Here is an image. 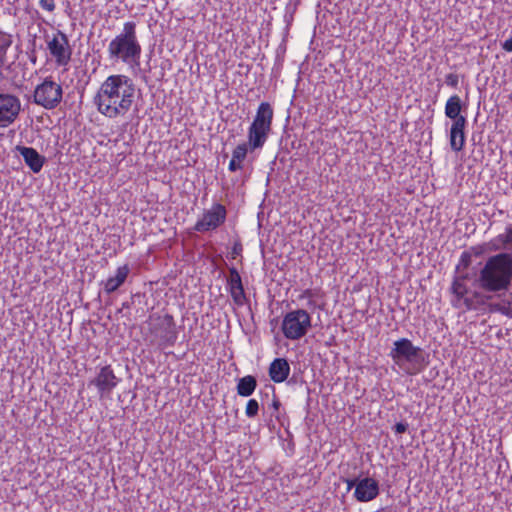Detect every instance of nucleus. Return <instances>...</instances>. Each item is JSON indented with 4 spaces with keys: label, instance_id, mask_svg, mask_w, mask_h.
Returning a JSON list of instances; mask_svg holds the SVG:
<instances>
[{
    "label": "nucleus",
    "instance_id": "1a4fd4ad",
    "mask_svg": "<svg viewBox=\"0 0 512 512\" xmlns=\"http://www.w3.org/2000/svg\"><path fill=\"white\" fill-rule=\"evenodd\" d=\"M450 292L452 294L450 302L454 308L460 309L464 307L466 310H474L478 305L485 304V300L479 292L474 291L472 295L469 296V287L467 284L454 278Z\"/></svg>",
    "mask_w": 512,
    "mask_h": 512
},
{
    "label": "nucleus",
    "instance_id": "7c9ffc66",
    "mask_svg": "<svg viewBox=\"0 0 512 512\" xmlns=\"http://www.w3.org/2000/svg\"><path fill=\"white\" fill-rule=\"evenodd\" d=\"M280 407H281V402H280L279 398L274 394L271 408L273 409L272 416H275L277 419L279 418Z\"/></svg>",
    "mask_w": 512,
    "mask_h": 512
},
{
    "label": "nucleus",
    "instance_id": "6e6552de",
    "mask_svg": "<svg viewBox=\"0 0 512 512\" xmlns=\"http://www.w3.org/2000/svg\"><path fill=\"white\" fill-rule=\"evenodd\" d=\"M311 320L310 314L304 309H296L286 313L281 325L283 335L289 340L301 339L311 328Z\"/></svg>",
    "mask_w": 512,
    "mask_h": 512
},
{
    "label": "nucleus",
    "instance_id": "412c9836",
    "mask_svg": "<svg viewBox=\"0 0 512 512\" xmlns=\"http://www.w3.org/2000/svg\"><path fill=\"white\" fill-rule=\"evenodd\" d=\"M128 276V266L124 265L118 268L116 275L114 277H109L105 282V290L107 292L115 291L127 278Z\"/></svg>",
    "mask_w": 512,
    "mask_h": 512
},
{
    "label": "nucleus",
    "instance_id": "f3484780",
    "mask_svg": "<svg viewBox=\"0 0 512 512\" xmlns=\"http://www.w3.org/2000/svg\"><path fill=\"white\" fill-rule=\"evenodd\" d=\"M268 374L275 383H282L288 379L290 364L286 358H275L269 365Z\"/></svg>",
    "mask_w": 512,
    "mask_h": 512
},
{
    "label": "nucleus",
    "instance_id": "20e7f679",
    "mask_svg": "<svg viewBox=\"0 0 512 512\" xmlns=\"http://www.w3.org/2000/svg\"><path fill=\"white\" fill-rule=\"evenodd\" d=\"M141 330L148 333L147 339L151 344L173 346L177 340L176 325L172 315L152 314L142 324Z\"/></svg>",
    "mask_w": 512,
    "mask_h": 512
},
{
    "label": "nucleus",
    "instance_id": "f257e3e1",
    "mask_svg": "<svg viewBox=\"0 0 512 512\" xmlns=\"http://www.w3.org/2000/svg\"><path fill=\"white\" fill-rule=\"evenodd\" d=\"M273 116L274 111L270 103H260L248 129V142L237 145L233 150L232 159L228 167L231 172L242 169V161L246 158L248 148L253 151L264 146L272 130Z\"/></svg>",
    "mask_w": 512,
    "mask_h": 512
},
{
    "label": "nucleus",
    "instance_id": "c756f323",
    "mask_svg": "<svg viewBox=\"0 0 512 512\" xmlns=\"http://www.w3.org/2000/svg\"><path fill=\"white\" fill-rule=\"evenodd\" d=\"M40 7L48 12H53L56 8L55 0H39Z\"/></svg>",
    "mask_w": 512,
    "mask_h": 512
},
{
    "label": "nucleus",
    "instance_id": "9d476101",
    "mask_svg": "<svg viewBox=\"0 0 512 512\" xmlns=\"http://www.w3.org/2000/svg\"><path fill=\"white\" fill-rule=\"evenodd\" d=\"M226 218V207L221 203H214L210 209L203 212L202 217L198 219L193 229L200 233L216 230L225 223Z\"/></svg>",
    "mask_w": 512,
    "mask_h": 512
},
{
    "label": "nucleus",
    "instance_id": "b1692460",
    "mask_svg": "<svg viewBox=\"0 0 512 512\" xmlns=\"http://www.w3.org/2000/svg\"><path fill=\"white\" fill-rule=\"evenodd\" d=\"M488 245H489L490 251H499V250L505 249L510 244L508 243V240L505 237L504 233H502V234H499L498 236H496L495 238H493L488 243Z\"/></svg>",
    "mask_w": 512,
    "mask_h": 512
},
{
    "label": "nucleus",
    "instance_id": "393cba45",
    "mask_svg": "<svg viewBox=\"0 0 512 512\" xmlns=\"http://www.w3.org/2000/svg\"><path fill=\"white\" fill-rule=\"evenodd\" d=\"M472 264V256L468 253L467 250L463 251L460 255L459 261L455 268V273H460L462 271L468 270L470 265Z\"/></svg>",
    "mask_w": 512,
    "mask_h": 512
},
{
    "label": "nucleus",
    "instance_id": "f704fd0d",
    "mask_svg": "<svg viewBox=\"0 0 512 512\" xmlns=\"http://www.w3.org/2000/svg\"><path fill=\"white\" fill-rule=\"evenodd\" d=\"M242 252V245L241 243H235L231 250V257L235 259L238 255H240Z\"/></svg>",
    "mask_w": 512,
    "mask_h": 512
},
{
    "label": "nucleus",
    "instance_id": "ddd939ff",
    "mask_svg": "<svg viewBox=\"0 0 512 512\" xmlns=\"http://www.w3.org/2000/svg\"><path fill=\"white\" fill-rule=\"evenodd\" d=\"M380 493L379 482L372 477H365L359 480L354 490V498L358 502H370L378 497Z\"/></svg>",
    "mask_w": 512,
    "mask_h": 512
},
{
    "label": "nucleus",
    "instance_id": "0eeeda50",
    "mask_svg": "<svg viewBox=\"0 0 512 512\" xmlns=\"http://www.w3.org/2000/svg\"><path fill=\"white\" fill-rule=\"evenodd\" d=\"M62 86L47 76L41 83L36 85L33 93V102L46 110L55 109L62 101Z\"/></svg>",
    "mask_w": 512,
    "mask_h": 512
},
{
    "label": "nucleus",
    "instance_id": "4be33fe9",
    "mask_svg": "<svg viewBox=\"0 0 512 512\" xmlns=\"http://www.w3.org/2000/svg\"><path fill=\"white\" fill-rule=\"evenodd\" d=\"M13 43L12 36L6 32L0 31V68L7 61V52Z\"/></svg>",
    "mask_w": 512,
    "mask_h": 512
},
{
    "label": "nucleus",
    "instance_id": "58836bf2",
    "mask_svg": "<svg viewBox=\"0 0 512 512\" xmlns=\"http://www.w3.org/2000/svg\"><path fill=\"white\" fill-rule=\"evenodd\" d=\"M504 311H502V315L508 317V318H512V309H506L504 308L503 309Z\"/></svg>",
    "mask_w": 512,
    "mask_h": 512
},
{
    "label": "nucleus",
    "instance_id": "a211bd4d",
    "mask_svg": "<svg viewBox=\"0 0 512 512\" xmlns=\"http://www.w3.org/2000/svg\"><path fill=\"white\" fill-rule=\"evenodd\" d=\"M466 108V104L462 103L461 98L454 94L448 98L445 104V116L451 119L452 122H461V120H467L466 116L462 114Z\"/></svg>",
    "mask_w": 512,
    "mask_h": 512
},
{
    "label": "nucleus",
    "instance_id": "dca6fc26",
    "mask_svg": "<svg viewBox=\"0 0 512 512\" xmlns=\"http://www.w3.org/2000/svg\"><path fill=\"white\" fill-rule=\"evenodd\" d=\"M467 123V120H461V122H452L451 124L449 142L451 149L455 152H460L465 146V128Z\"/></svg>",
    "mask_w": 512,
    "mask_h": 512
},
{
    "label": "nucleus",
    "instance_id": "6ab92c4d",
    "mask_svg": "<svg viewBox=\"0 0 512 512\" xmlns=\"http://www.w3.org/2000/svg\"><path fill=\"white\" fill-rule=\"evenodd\" d=\"M20 155L23 157L26 165L34 172L41 171L45 158L41 156L36 149L32 147H19Z\"/></svg>",
    "mask_w": 512,
    "mask_h": 512
},
{
    "label": "nucleus",
    "instance_id": "e433bc0d",
    "mask_svg": "<svg viewBox=\"0 0 512 512\" xmlns=\"http://www.w3.org/2000/svg\"><path fill=\"white\" fill-rule=\"evenodd\" d=\"M504 235L505 237L507 238L508 240V243L509 244H512V226L509 225L505 228V232H504Z\"/></svg>",
    "mask_w": 512,
    "mask_h": 512
},
{
    "label": "nucleus",
    "instance_id": "72a5a7b5",
    "mask_svg": "<svg viewBox=\"0 0 512 512\" xmlns=\"http://www.w3.org/2000/svg\"><path fill=\"white\" fill-rule=\"evenodd\" d=\"M360 479L358 478H354V479H343V481L347 484V492L351 491L352 488H355L357 487L358 485V482H359Z\"/></svg>",
    "mask_w": 512,
    "mask_h": 512
},
{
    "label": "nucleus",
    "instance_id": "cd10ccee",
    "mask_svg": "<svg viewBox=\"0 0 512 512\" xmlns=\"http://www.w3.org/2000/svg\"><path fill=\"white\" fill-rule=\"evenodd\" d=\"M491 308L493 311H496V312H499L500 314H502V311H504L503 310L504 308L512 309V300L511 299H503L501 302L493 304L491 306Z\"/></svg>",
    "mask_w": 512,
    "mask_h": 512
},
{
    "label": "nucleus",
    "instance_id": "2eb2a0df",
    "mask_svg": "<svg viewBox=\"0 0 512 512\" xmlns=\"http://www.w3.org/2000/svg\"><path fill=\"white\" fill-rule=\"evenodd\" d=\"M227 284L234 303L237 306H243L246 301V295L242 284L241 276L235 267L229 268Z\"/></svg>",
    "mask_w": 512,
    "mask_h": 512
},
{
    "label": "nucleus",
    "instance_id": "7ed1b4c3",
    "mask_svg": "<svg viewBox=\"0 0 512 512\" xmlns=\"http://www.w3.org/2000/svg\"><path fill=\"white\" fill-rule=\"evenodd\" d=\"M127 78L124 75H111L101 85L94 103L103 115L115 118L124 116L128 111V94L124 85Z\"/></svg>",
    "mask_w": 512,
    "mask_h": 512
},
{
    "label": "nucleus",
    "instance_id": "a878e982",
    "mask_svg": "<svg viewBox=\"0 0 512 512\" xmlns=\"http://www.w3.org/2000/svg\"><path fill=\"white\" fill-rule=\"evenodd\" d=\"M259 403L256 399H249L246 404L245 414L248 418H254L258 415Z\"/></svg>",
    "mask_w": 512,
    "mask_h": 512
},
{
    "label": "nucleus",
    "instance_id": "c9c22d12",
    "mask_svg": "<svg viewBox=\"0 0 512 512\" xmlns=\"http://www.w3.org/2000/svg\"><path fill=\"white\" fill-rule=\"evenodd\" d=\"M502 48L506 52H512V36L502 43Z\"/></svg>",
    "mask_w": 512,
    "mask_h": 512
},
{
    "label": "nucleus",
    "instance_id": "f8f14e48",
    "mask_svg": "<svg viewBox=\"0 0 512 512\" xmlns=\"http://www.w3.org/2000/svg\"><path fill=\"white\" fill-rule=\"evenodd\" d=\"M108 53L111 60H128V23L124 24L123 31L109 43Z\"/></svg>",
    "mask_w": 512,
    "mask_h": 512
},
{
    "label": "nucleus",
    "instance_id": "aec40b11",
    "mask_svg": "<svg viewBox=\"0 0 512 512\" xmlns=\"http://www.w3.org/2000/svg\"><path fill=\"white\" fill-rule=\"evenodd\" d=\"M257 388V379L253 375H246L237 380V394L242 397L251 396Z\"/></svg>",
    "mask_w": 512,
    "mask_h": 512
},
{
    "label": "nucleus",
    "instance_id": "f03ea898",
    "mask_svg": "<svg viewBox=\"0 0 512 512\" xmlns=\"http://www.w3.org/2000/svg\"><path fill=\"white\" fill-rule=\"evenodd\" d=\"M475 282L484 292L507 291L512 283V254L503 252L490 256L480 269Z\"/></svg>",
    "mask_w": 512,
    "mask_h": 512
},
{
    "label": "nucleus",
    "instance_id": "423d86ee",
    "mask_svg": "<svg viewBox=\"0 0 512 512\" xmlns=\"http://www.w3.org/2000/svg\"><path fill=\"white\" fill-rule=\"evenodd\" d=\"M388 355L398 366H402L403 363L411 364L415 371H408L410 374L419 372L425 362L423 350L414 346L411 340L407 338L396 340Z\"/></svg>",
    "mask_w": 512,
    "mask_h": 512
},
{
    "label": "nucleus",
    "instance_id": "9b49d317",
    "mask_svg": "<svg viewBox=\"0 0 512 512\" xmlns=\"http://www.w3.org/2000/svg\"><path fill=\"white\" fill-rule=\"evenodd\" d=\"M21 112L20 99L11 93H0V129L14 124Z\"/></svg>",
    "mask_w": 512,
    "mask_h": 512
},
{
    "label": "nucleus",
    "instance_id": "4468645a",
    "mask_svg": "<svg viewBox=\"0 0 512 512\" xmlns=\"http://www.w3.org/2000/svg\"><path fill=\"white\" fill-rule=\"evenodd\" d=\"M118 380L109 365L102 367L96 377L89 382V386L96 387L98 393L102 396L111 392L116 387Z\"/></svg>",
    "mask_w": 512,
    "mask_h": 512
},
{
    "label": "nucleus",
    "instance_id": "a19ab883",
    "mask_svg": "<svg viewBox=\"0 0 512 512\" xmlns=\"http://www.w3.org/2000/svg\"><path fill=\"white\" fill-rule=\"evenodd\" d=\"M296 382H297V379H296V377H295V376H293L292 378H290V379L288 380V384H292V383H296Z\"/></svg>",
    "mask_w": 512,
    "mask_h": 512
},
{
    "label": "nucleus",
    "instance_id": "39448f33",
    "mask_svg": "<svg viewBox=\"0 0 512 512\" xmlns=\"http://www.w3.org/2000/svg\"><path fill=\"white\" fill-rule=\"evenodd\" d=\"M45 55L48 63L68 71L72 61L73 48L69 38L62 30L57 29L51 34H44Z\"/></svg>",
    "mask_w": 512,
    "mask_h": 512
},
{
    "label": "nucleus",
    "instance_id": "2f4dec72",
    "mask_svg": "<svg viewBox=\"0 0 512 512\" xmlns=\"http://www.w3.org/2000/svg\"><path fill=\"white\" fill-rule=\"evenodd\" d=\"M408 426L409 425L406 422H398L393 426L392 429L395 432V434H403L407 431Z\"/></svg>",
    "mask_w": 512,
    "mask_h": 512
},
{
    "label": "nucleus",
    "instance_id": "5701e85b",
    "mask_svg": "<svg viewBox=\"0 0 512 512\" xmlns=\"http://www.w3.org/2000/svg\"><path fill=\"white\" fill-rule=\"evenodd\" d=\"M141 52L140 45L137 43L136 38L133 33V25L130 23V67H134L135 65H139L136 62V59L139 58Z\"/></svg>",
    "mask_w": 512,
    "mask_h": 512
},
{
    "label": "nucleus",
    "instance_id": "473e14b6",
    "mask_svg": "<svg viewBox=\"0 0 512 512\" xmlns=\"http://www.w3.org/2000/svg\"><path fill=\"white\" fill-rule=\"evenodd\" d=\"M453 278L456 280H459L460 282L466 283V281L470 280L471 276L466 270V271H462L460 273H455Z\"/></svg>",
    "mask_w": 512,
    "mask_h": 512
},
{
    "label": "nucleus",
    "instance_id": "c85d7f7f",
    "mask_svg": "<svg viewBox=\"0 0 512 512\" xmlns=\"http://www.w3.org/2000/svg\"><path fill=\"white\" fill-rule=\"evenodd\" d=\"M445 83L451 88H457L459 84V76L455 73H449L445 76Z\"/></svg>",
    "mask_w": 512,
    "mask_h": 512
},
{
    "label": "nucleus",
    "instance_id": "4c0bfd02",
    "mask_svg": "<svg viewBox=\"0 0 512 512\" xmlns=\"http://www.w3.org/2000/svg\"><path fill=\"white\" fill-rule=\"evenodd\" d=\"M312 291L310 289H306L305 291H303V293L301 294V298H310L312 297Z\"/></svg>",
    "mask_w": 512,
    "mask_h": 512
},
{
    "label": "nucleus",
    "instance_id": "ea45409f",
    "mask_svg": "<svg viewBox=\"0 0 512 512\" xmlns=\"http://www.w3.org/2000/svg\"><path fill=\"white\" fill-rule=\"evenodd\" d=\"M136 298H137V299H140V295H138V294H137V295H135V296H132V297H131V304H134V303H135V299H136Z\"/></svg>",
    "mask_w": 512,
    "mask_h": 512
},
{
    "label": "nucleus",
    "instance_id": "bb28decb",
    "mask_svg": "<svg viewBox=\"0 0 512 512\" xmlns=\"http://www.w3.org/2000/svg\"><path fill=\"white\" fill-rule=\"evenodd\" d=\"M468 253L473 257H481L483 254H485L489 250L488 243H483L475 246H471L468 250Z\"/></svg>",
    "mask_w": 512,
    "mask_h": 512
}]
</instances>
